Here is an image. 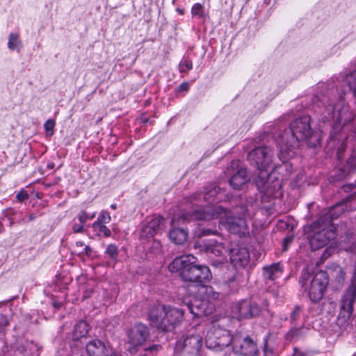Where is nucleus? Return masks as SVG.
<instances>
[{"instance_id":"f257e3e1","label":"nucleus","mask_w":356,"mask_h":356,"mask_svg":"<svg viewBox=\"0 0 356 356\" xmlns=\"http://www.w3.org/2000/svg\"><path fill=\"white\" fill-rule=\"evenodd\" d=\"M254 210V201L251 199L245 206L236 207L232 211L227 210L221 206H216L212 209L208 208L207 211L195 210L192 214H185L184 218L189 220L220 218V222L229 232L245 236L248 233L247 219L252 218Z\"/></svg>"},{"instance_id":"f03ea898","label":"nucleus","mask_w":356,"mask_h":356,"mask_svg":"<svg viewBox=\"0 0 356 356\" xmlns=\"http://www.w3.org/2000/svg\"><path fill=\"white\" fill-rule=\"evenodd\" d=\"M273 149L266 146L258 147L249 152L248 159L252 165L257 167L258 175L255 180L258 190L268 197H277L281 194L282 184L275 177L273 165Z\"/></svg>"},{"instance_id":"7ed1b4c3","label":"nucleus","mask_w":356,"mask_h":356,"mask_svg":"<svg viewBox=\"0 0 356 356\" xmlns=\"http://www.w3.org/2000/svg\"><path fill=\"white\" fill-rule=\"evenodd\" d=\"M314 102L316 104L318 110L323 122L334 121L331 136L339 131L343 125L351 122L355 117V113L346 104L342 96L335 94L321 95L316 97Z\"/></svg>"},{"instance_id":"20e7f679","label":"nucleus","mask_w":356,"mask_h":356,"mask_svg":"<svg viewBox=\"0 0 356 356\" xmlns=\"http://www.w3.org/2000/svg\"><path fill=\"white\" fill-rule=\"evenodd\" d=\"M197 259L192 254L176 257L169 265L172 273H179L181 280L186 282L195 284L200 286L212 279L209 268L204 265L196 264Z\"/></svg>"},{"instance_id":"39448f33","label":"nucleus","mask_w":356,"mask_h":356,"mask_svg":"<svg viewBox=\"0 0 356 356\" xmlns=\"http://www.w3.org/2000/svg\"><path fill=\"white\" fill-rule=\"evenodd\" d=\"M311 118L302 115L295 119L290 124L289 130H286L280 136V152L279 157L281 161L286 162L293 156V149L298 145V142L311 137L313 130L310 125Z\"/></svg>"},{"instance_id":"423d86ee","label":"nucleus","mask_w":356,"mask_h":356,"mask_svg":"<svg viewBox=\"0 0 356 356\" xmlns=\"http://www.w3.org/2000/svg\"><path fill=\"white\" fill-rule=\"evenodd\" d=\"M343 211V204H337L312 224L311 227L314 234L310 237L309 243L312 250L323 248L335 237L336 228L332 221L337 218Z\"/></svg>"},{"instance_id":"0eeeda50","label":"nucleus","mask_w":356,"mask_h":356,"mask_svg":"<svg viewBox=\"0 0 356 356\" xmlns=\"http://www.w3.org/2000/svg\"><path fill=\"white\" fill-rule=\"evenodd\" d=\"M184 310L165 305L151 307L148 317L151 324L162 332H172L184 321Z\"/></svg>"},{"instance_id":"6e6552de","label":"nucleus","mask_w":356,"mask_h":356,"mask_svg":"<svg viewBox=\"0 0 356 356\" xmlns=\"http://www.w3.org/2000/svg\"><path fill=\"white\" fill-rule=\"evenodd\" d=\"M299 283L301 288L307 292L311 301L318 302L323 298L328 285V274L320 270L313 275L308 268H305L302 270Z\"/></svg>"},{"instance_id":"1a4fd4ad","label":"nucleus","mask_w":356,"mask_h":356,"mask_svg":"<svg viewBox=\"0 0 356 356\" xmlns=\"http://www.w3.org/2000/svg\"><path fill=\"white\" fill-rule=\"evenodd\" d=\"M221 195V189L218 186H216L214 184L209 186L208 188H206V191L204 193H197L193 195L191 197H189L188 200L190 202L193 204V208L191 211L186 212V213H182L180 215L179 219L181 220L183 222L185 221H190L188 219H185L184 218V215H190L192 214L194 211L197 210H205L207 211L208 208H210L211 209H213L214 207H205L200 203L204 200V202H207L208 204H211L214 202H219L222 200V197H220Z\"/></svg>"},{"instance_id":"9d476101","label":"nucleus","mask_w":356,"mask_h":356,"mask_svg":"<svg viewBox=\"0 0 356 356\" xmlns=\"http://www.w3.org/2000/svg\"><path fill=\"white\" fill-rule=\"evenodd\" d=\"M231 311L232 316L238 321L249 319L268 311V303L266 300L259 304L252 300H241L232 304Z\"/></svg>"},{"instance_id":"9b49d317","label":"nucleus","mask_w":356,"mask_h":356,"mask_svg":"<svg viewBox=\"0 0 356 356\" xmlns=\"http://www.w3.org/2000/svg\"><path fill=\"white\" fill-rule=\"evenodd\" d=\"M212 327L209 329L205 337V343L208 348L215 350H222L229 346L232 341L229 332L217 324L213 320Z\"/></svg>"},{"instance_id":"f8f14e48","label":"nucleus","mask_w":356,"mask_h":356,"mask_svg":"<svg viewBox=\"0 0 356 356\" xmlns=\"http://www.w3.org/2000/svg\"><path fill=\"white\" fill-rule=\"evenodd\" d=\"M355 300L356 286L352 284L347 289L340 300L339 312L337 318L338 325L343 326L350 320Z\"/></svg>"},{"instance_id":"ddd939ff","label":"nucleus","mask_w":356,"mask_h":356,"mask_svg":"<svg viewBox=\"0 0 356 356\" xmlns=\"http://www.w3.org/2000/svg\"><path fill=\"white\" fill-rule=\"evenodd\" d=\"M149 336L148 327L143 324H136L127 332V351L135 355Z\"/></svg>"},{"instance_id":"4468645a","label":"nucleus","mask_w":356,"mask_h":356,"mask_svg":"<svg viewBox=\"0 0 356 356\" xmlns=\"http://www.w3.org/2000/svg\"><path fill=\"white\" fill-rule=\"evenodd\" d=\"M202 344V337L198 334H187L177 341L176 353L197 355Z\"/></svg>"},{"instance_id":"2eb2a0df","label":"nucleus","mask_w":356,"mask_h":356,"mask_svg":"<svg viewBox=\"0 0 356 356\" xmlns=\"http://www.w3.org/2000/svg\"><path fill=\"white\" fill-rule=\"evenodd\" d=\"M233 351L243 356H258L259 349L256 341L250 337H234L232 343Z\"/></svg>"},{"instance_id":"dca6fc26","label":"nucleus","mask_w":356,"mask_h":356,"mask_svg":"<svg viewBox=\"0 0 356 356\" xmlns=\"http://www.w3.org/2000/svg\"><path fill=\"white\" fill-rule=\"evenodd\" d=\"M186 307L188 312L195 317L207 316L214 311V305L207 299H194L187 304Z\"/></svg>"},{"instance_id":"f3484780","label":"nucleus","mask_w":356,"mask_h":356,"mask_svg":"<svg viewBox=\"0 0 356 356\" xmlns=\"http://www.w3.org/2000/svg\"><path fill=\"white\" fill-rule=\"evenodd\" d=\"M236 167V171L234 172L233 175L229 179V184L234 190H243L244 186L249 181L247 170L245 168L239 165V162L232 163V167Z\"/></svg>"},{"instance_id":"a211bd4d","label":"nucleus","mask_w":356,"mask_h":356,"mask_svg":"<svg viewBox=\"0 0 356 356\" xmlns=\"http://www.w3.org/2000/svg\"><path fill=\"white\" fill-rule=\"evenodd\" d=\"M86 351L89 356H117L111 347L99 339L89 341L86 344Z\"/></svg>"},{"instance_id":"6ab92c4d","label":"nucleus","mask_w":356,"mask_h":356,"mask_svg":"<svg viewBox=\"0 0 356 356\" xmlns=\"http://www.w3.org/2000/svg\"><path fill=\"white\" fill-rule=\"evenodd\" d=\"M230 261L235 266H245L249 262V251L246 248H232L229 250Z\"/></svg>"},{"instance_id":"aec40b11","label":"nucleus","mask_w":356,"mask_h":356,"mask_svg":"<svg viewBox=\"0 0 356 356\" xmlns=\"http://www.w3.org/2000/svg\"><path fill=\"white\" fill-rule=\"evenodd\" d=\"M201 250L207 253H211L217 257L222 256L226 251V248L222 242H218L216 240L211 239L203 241L200 245Z\"/></svg>"},{"instance_id":"412c9836","label":"nucleus","mask_w":356,"mask_h":356,"mask_svg":"<svg viewBox=\"0 0 356 356\" xmlns=\"http://www.w3.org/2000/svg\"><path fill=\"white\" fill-rule=\"evenodd\" d=\"M283 273V266L280 263H273L263 268V276L266 281L274 282L280 277Z\"/></svg>"},{"instance_id":"4be33fe9","label":"nucleus","mask_w":356,"mask_h":356,"mask_svg":"<svg viewBox=\"0 0 356 356\" xmlns=\"http://www.w3.org/2000/svg\"><path fill=\"white\" fill-rule=\"evenodd\" d=\"M168 234L170 239L175 244H183L188 238V232L183 228H173Z\"/></svg>"},{"instance_id":"5701e85b","label":"nucleus","mask_w":356,"mask_h":356,"mask_svg":"<svg viewBox=\"0 0 356 356\" xmlns=\"http://www.w3.org/2000/svg\"><path fill=\"white\" fill-rule=\"evenodd\" d=\"M198 293L203 299H207L209 302L211 300H218L220 298V293L214 290L211 286L202 284L199 286Z\"/></svg>"},{"instance_id":"b1692460","label":"nucleus","mask_w":356,"mask_h":356,"mask_svg":"<svg viewBox=\"0 0 356 356\" xmlns=\"http://www.w3.org/2000/svg\"><path fill=\"white\" fill-rule=\"evenodd\" d=\"M88 330L89 325L87 322L83 320L79 321L74 327L72 332L73 340L77 341L79 339L86 337Z\"/></svg>"},{"instance_id":"393cba45","label":"nucleus","mask_w":356,"mask_h":356,"mask_svg":"<svg viewBox=\"0 0 356 356\" xmlns=\"http://www.w3.org/2000/svg\"><path fill=\"white\" fill-rule=\"evenodd\" d=\"M326 272L328 274V277L331 276L338 284H342L344 280L345 273L341 266H334L332 268H328V270Z\"/></svg>"},{"instance_id":"a878e982","label":"nucleus","mask_w":356,"mask_h":356,"mask_svg":"<svg viewBox=\"0 0 356 356\" xmlns=\"http://www.w3.org/2000/svg\"><path fill=\"white\" fill-rule=\"evenodd\" d=\"M8 47L10 50L19 51L22 48V42L19 40V35L11 33L8 36Z\"/></svg>"},{"instance_id":"bb28decb","label":"nucleus","mask_w":356,"mask_h":356,"mask_svg":"<svg viewBox=\"0 0 356 356\" xmlns=\"http://www.w3.org/2000/svg\"><path fill=\"white\" fill-rule=\"evenodd\" d=\"M191 15L197 19L204 18L206 17L204 6L200 3H195L191 8Z\"/></svg>"},{"instance_id":"cd10ccee","label":"nucleus","mask_w":356,"mask_h":356,"mask_svg":"<svg viewBox=\"0 0 356 356\" xmlns=\"http://www.w3.org/2000/svg\"><path fill=\"white\" fill-rule=\"evenodd\" d=\"M92 227L94 228L95 231L97 232L98 236L109 237L111 235V230L105 225L94 222L92 224Z\"/></svg>"},{"instance_id":"c85d7f7f","label":"nucleus","mask_w":356,"mask_h":356,"mask_svg":"<svg viewBox=\"0 0 356 356\" xmlns=\"http://www.w3.org/2000/svg\"><path fill=\"white\" fill-rule=\"evenodd\" d=\"M344 168L348 172L356 170V149L352 152Z\"/></svg>"},{"instance_id":"c756f323","label":"nucleus","mask_w":356,"mask_h":356,"mask_svg":"<svg viewBox=\"0 0 356 356\" xmlns=\"http://www.w3.org/2000/svg\"><path fill=\"white\" fill-rule=\"evenodd\" d=\"M193 69V63L188 58H184L179 65L180 73H186Z\"/></svg>"},{"instance_id":"7c9ffc66","label":"nucleus","mask_w":356,"mask_h":356,"mask_svg":"<svg viewBox=\"0 0 356 356\" xmlns=\"http://www.w3.org/2000/svg\"><path fill=\"white\" fill-rule=\"evenodd\" d=\"M157 233L154 231V228L147 222L143 226L140 236L141 238H151Z\"/></svg>"},{"instance_id":"2f4dec72","label":"nucleus","mask_w":356,"mask_h":356,"mask_svg":"<svg viewBox=\"0 0 356 356\" xmlns=\"http://www.w3.org/2000/svg\"><path fill=\"white\" fill-rule=\"evenodd\" d=\"M163 221V218L161 216H154L152 217V220L147 222L154 229V231L158 233V232L161 229V223Z\"/></svg>"},{"instance_id":"473e14b6","label":"nucleus","mask_w":356,"mask_h":356,"mask_svg":"<svg viewBox=\"0 0 356 356\" xmlns=\"http://www.w3.org/2000/svg\"><path fill=\"white\" fill-rule=\"evenodd\" d=\"M302 312V307L300 305H296L290 314V321L292 324L295 323L300 317Z\"/></svg>"},{"instance_id":"72a5a7b5","label":"nucleus","mask_w":356,"mask_h":356,"mask_svg":"<svg viewBox=\"0 0 356 356\" xmlns=\"http://www.w3.org/2000/svg\"><path fill=\"white\" fill-rule=\"evenodd\" d=\"M96 216V212L88 213L86 211H81L77 216L79 221L84 224L89 220L93 219Z\"/></svg>"},{"instance_id":"f704fd0d","label":"nucleus","mask_w":356,"mask_h":356,"mask_svg":"<svg viewBox=\"0 0 356 356\" xmlns=\"http://www.w3.org/2000/svg\"><path fill=\"white\" fill-rule=\"evenodd\" d=\"M302 334L301 327H292L286 334L287 340H293L299 337Z\"/></svg>"},{"instance_id":"c9c22d12","label":"nucleus","mask_w":356,"mask_h":356,"mask_svg":"<svg viewBox=\"0 0 356 356\" xmlns=\"http://www.w3.org/2000/svg\"><path fill=\"white\" fill-rule=\"evenodd\" d=\"M111 220L110 213L108 211H103L99 215L97 220L95 222H97L98 224H107L110 222Z\"/></svg>"},{"instance_id":"e433bc0d","label":"nucleus","mask_w":356,"mask_h":356,"mask_svg":"<svg viewBox=\"0 0 356 356\" xmlns=\"http://www.w3.org/2000/svg\"><path fill=\"white\" fill-rule=\"evenodd\" d=\"M55 127V122L54 120H47L44 124V128L47 136H51L54 134V129Z\"/></svg>"},{"instance_id":"4c0bfd02","label":"nucleus","mask_w":356,"mask_h":356,"mask_svg":"<svg viewBox=\"0 0 356 356\" xmlns=\"http://www.w3.org/2000/svg\"><path fill=\"white\" fill-rule=\"evenodd\" d=\"M106 252L111 259H116L118 255V247L114 244H110L108 245Z\"/></svg>"},{"instance_id":"58836bf2","label":"nucleus","mask_w":356,"mask_h":356,"mask_svg":"<svg viewBox=\"0 0 356 356\" xmlns=\"http://www.w3.org/2000/svg\"><path fill=\"white\" fill-rule=\"evenodd\" d=\"M84 223L79 221L74 222L72 225V230L74 233H83L85 232Z\"/></svg>"},{"instance_id":"ea45409f","label":"nucleus","mask_w":356,"mask_h":356,"mask_svg":"<svg viewBox=\"0 0 356 356\" xmlns=\"http://www.w3.org/2000/svg\"><path fill=\"white\" fill-rule=\"evenodd\" d=\"M218 232L216 229L203 228L201 229L199 236H209V235H217Z\"/></svg>"},{"instance_id":"a19ab883","label":"nucleus","mask_w":356,"mask_h":356,"mask_svg":"<svg viewBox=\"0 0 356 356\" xmlns=\"http://www.w3.org/2000/svg\"><path fill=\"white\" fill-rule=\"evenodd\" d=\"M15 213L16 211L11 208L7 209L3 211L4 216L8 218V219L10 220V225H12L14 223L12 216H14Z\"/></svg>"},{"instance_id":"79ce46f5","label":"nucleus","mask_w":356,"mask_h":356,"mask_svg":"<svg viewBox=\"0 0 356 356\" xmlns=\"http://www.w3.org/2000/svg\"><path fill=\"white\" fill-rule=\"evenodd\" d=\"M190 88V85L188 82H184L181 83L176 89L175 92L177 93H181V92H186L188 91Z\"/></svg>"},{"instance_id":"37998d69","label":"nucleus","mask_w":356,"mask_h":356,"mask_svg":"<svg viewBox=\"0 0 356 356\" xmlns=\"http://www.w3.org/2000/svg\"><path fill=\"white\" fill-rule=\"evenodd\" d=\"M293 356H312L310 351H303L297 347L293 348Z\"/></svg>"},{"instance_id":"c03bdc74","label":"nucleus","mask_w":356,"mask_h":356,"mask_svg":"<svg viewBox=\"0 0 356 356\" xmlns=\"http://www.w3.org/2000/svg\"><path fill=\"white\" fill-rule=\"evenodd\" d=\"M92 249L88 246L86 245L82 248V250H78V255L79 257L86 255V256H90L92 254Z\"/></svg>"},{"instance_id":"a18cd8bd","label":"nucleus","mask_w":356,"mask_h":356,"mask_svg":"<svg viewBox=\"0 0 356 356\" xmlns=\"http://www.w3.org/2000/svg\"><path fill=\"white\" fill-rule=\"evenodd\" d=\"M16 198L19 202H22L29 198V194L26 191L22 190L17 194Z\"/></svg>"},{"instance_id":"49530a36","label":"nucleus","mask_w":356,"mask_h":356,"mask_svg":"<svg viewBox=\"0 0 356 356\" xmlns=\"http://www.w3.org/2000/svg\"><path fill=\"white\" fill-rule=\"evenodd\" d=\"M9 324V320L6 315H0V327H5Z\"/></svg>"},{"instance_id":"de8ad7c7","label":"nucleus","mask_w":356,"mask_h":356,"mask_svg":"<svg viewBox=\"0 0 356 356\" xmlns=\"http://www.w3.org/2000/svg\"><path fill=\"white\" fill-rule=\"evenodd\" d=\"M264 356H275L274 351L272 348H269L267 346V342L266 341L264 348Z\"/></svg>"},{"instance_id":"09e8293b","label":"nucleus","mask_w":356,"mask_h":356,"mask_svg":"<svg viewBox=\"0 0 356 356\" xmlns=\"http://www.w3.org/2000/svg\"><path fill=\"white\" fill-rule=\"evenodd\" d=\"M161 348V345L154 344V345H152V346H149V348H145V350H149L150 352H153V351H158Z\"/></svg>"},{"instance_id":"8fccbe9b","label":"nucleus","mask_w":356,"mask_h":356,"mask_svg":"<svg viewBox=\"0 0 356 356\" xmlns=\"http://www.w3.org/2000/svg\"><path fill=\"white\" fill-rule=\"evenodd\" d=\"M292 241L291 237H286L283 241V249L284 250H286L287 248V245L291 243Z\"/></svg>"},{"instance_id":"3c124183","label":"nucleus","mask_w":356,"mask_h":356,"mask_svg":"<svg viewBox=\"0 0 356 356\" xmlns=\"http://www.w3.org/2000/svg\"><path fill=\"white\" fill-rule=\"evenodd\" d=\"M76 250L75 251L78 253V250H82V248L85 246L84 243L81 241H76Z\"/></svg>"},{"instance_id":"603ef678","label":"nucleus","mask_w":356,"mask_h":356,"mask_svg":"<svg viewBox=\"0 0 356 356\" xmlns=\"http://www.w3.org/2000/svg\"><path fill=\"white\" fill-rule=\"evenodd\" d=\"M330 252V250L326 249L325 250V252H323V254L322 255V257H323L324 259L327 258L329 257V255H330V252Z\"/></svg>"},{"instance_id":"864d4df0","label":"nucleus","mask_w":356,"mask_h":356,"mask_svg":"<svg viewBox=\"0 0 356 356\" xmlns=\"http://www.w3.org/2000/svg\"><path fill=\"white\" fill-rule=\"evenodd\" d=\"M330 252V250L326 249L325 250V252H323V254L322 255V257H323L324 259L327 258L329 257V255H330V252Z\"/></svg>"},{"instance_id":"5fc2aeb1","label":"nucleus","mask_w":356,"mask_h":356,"mask_svg":"<svg viewBox=\"0 0 356 356\" xmlns=\"http://www.w3.org/2000/svg\"><path fill=\"white\" fill-rule=\"evenodd\" d=\"M177 12H178L180 15H184V10L182 9V8H177L176 9Z\"/></svg>"},{"instance_id":"6e6d98bb","label":"nucleus","mask_w":356,"mask_h":356,"mask_svg":"<svg viewBox=\"0 0 356 356\" xmlns=\"http://www.w3.org/2000/svg\"><path fill=\"white\" fill-rule=\"evenodd\" d=\"M35 218V216L33 213H31L29 216V220L32 221Z\"/></svg>"},{"instance_id":"4d7b16f0","label":"nucleus","mask_w":356,"mask_h":356,"mask_svg":"<svg viewBox=\"0 0 356 356\" xmlns=\"http://www.w3.org/2000/svg\"><path fill=\"white\" fill-rule=\"evenodd\" d=\"M54 163H48V165H47V168L49 169H52V168H54Z\"/></svg>"},{"instance_id":"13d9d810","label":"nucleus","mask_w":356,"mask_h":356,"mask_svg":"<svg viewBox=\"0 0 356 356\" xmlns=\"http://www.w3.org/2000/svg\"><path fill=\"white\" fill-rule=\"evenodd\" d=\"M4 231V227L1 222L0 221V234Z\"/></svg>"},{"instance_id":"bf43d9fd","label":"nucleus","mask_w":356,"mask_h":356,"mask_svg":"<svg viewBox=\"0 0 356 356\" xmlns=\"http://www.w3.org/2000/svg\"><path fill=\"white\" fill-rule=\"evenodd\" d=\"M111 208L112 209H116V204H111Z\"/></svg>"},{"instance_id":"052dcab7","label":"nucleus","mask_w":356,"mask_h":356,"mask_svg":"<svg viewBox=\"0 0 356 356\" xmlns=\"http://www.w3.org/2000/svg\"><path fill=\"white\" fill-rule=\"evenodd\" d=\"M352 248L353 249H356V243H353V246H352Z\"/></svg>"},{"instance_id":"680f3d73","label":"nucleus","mask_w":356,"mask_h":356,"mask_svg":"<svg viewBox=\"0 0 356 356\" xmlns=\"http://www.w3.org/2000/svg\"><path fill=\"white\" fill-rule=\"evenodd\" d=\"M341 147H339V148L338 149V154H339V153L341 152Z\"/></svg>"},{"instance_id":"e2e57ef3","label":"nucleus","mask_w":356,"mask_h":356,"mask_svg":"<svg viewBox=\"0 0 356 356\" xmlns=\"http://www.w3.org/2000/svg\"><path fill=\"white\" fill-rule=\"evenodd\" d=\"M176 0H172V3H175Z\"/></svg>"}]
</instances>
